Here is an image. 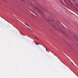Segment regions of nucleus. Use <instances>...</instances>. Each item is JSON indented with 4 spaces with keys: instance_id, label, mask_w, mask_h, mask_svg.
<instances>
[{
    "instance_id": "nucleus-8",
    "label": "nucleus",
    "mask_w": 78,
    "mask_h": 78,
    "mask_svg": "<svg viewBox=\"0 0 78 78\" xmlns=\"http://www.w3.org/2000/svg\"><path fill=\"white\" fill-rule=\"evenodd\" d=\"M50 20V18H49L48 20Z\"/></svg>"
},
{
    "instance_id": "nucleus-6",
    "label": "nucleus",
    "mask_w": 78,
    "mask_h": 78,
    "mask_svg": "<svg viewBox=\"0 0 78 78\" xmlns=\"http://www.w3.org/2000/svg\"><path fill=\"white\" fill-rule=\"evenodd\" d=\"M35 44H37V45H38V44H39L38 43H37L36 42H35Z\"/></svg>"
},
{
    "instance_id": "nucleus-3",
    "label": "nucleus",
    "mask_w": 78,
    "mask_h": 78,
    "mask_svg": "<svg viewBox=\"0 0 78 78\" xmlns=\"http://www.w3.org/2000/svg\"><path fill=\"white\" fill-rule=\"evenodd\" d=\"M59 30L60 31H62V33H64V32H63V31H61V30H60V29H59Z\"/></svg>"
},
{
    "instance_id": "nucleus-4",
    "label": "nucleus",
    "mask_w": 78,
    "mask_h": 78,
    "mask_svg": "<svg viewBox=\"0 0 78 78\" xmlns=\"http://www.w3.org/2000/svg\"><path fill=\"white\" fill-rule=\"evenodd\" d=\"M25 24H26V25H27V26H28V27H29V25H28V24H27L26 23H25Z\"/></svg>"
},
{
    "instance_id": "nucleus-11",
    "label": "nucleus",
    "mask_w": 78,
    "mask_h": 78,
    "mask_svg": "<svg viewBox=\"0 0 78 78\" xmlns=\"http://www.w3.org/2000/svg\"><path fill=\"white\" fill-rule=\"evenodd\" d=\"M46 51H48H48L47 50Z\"/></svg>"
},
{
    "instance_id": "nucleus-2",
    "label": "nucleus",
    "mask_w": 78,
    "mask_h": 78,
    "mask_svg": "<svg viewBox=\"0 0 78 78\" xmlns=\"http://www.w3.org/2000/svg\"><path fill=\"white\" fill-rule=\"evenodd\" d=\"M28 30H30V31H31V32H32V31H31V30H30V28H28Z\"/></svg>"
},
{
    "instance_id": "nucleus-10",
    "label": "nucleus",
    "mask_w": 78,
    "mask_h": 78,
    "mask_svg": "<svg viewBox=\"0 0 78 78\" xmlns=\"http://www.w3.org/2000/svg\"><path fill=\"white\" fill-rule=\"evenodd\" d=\"M48 53H49V51H48Z\"/></svg>"
},
{
    "instance_id": "nucleus-9",
    "label": "nucleus",
    "mask_w": 78,
    "mask_h": 78,
    "mask_svg": "<svg viewBox=\"0 0 78 78\" xmlns=\"http://www.w3.org/2000/svg\"><path fill=\"white\" fill-rule=\"evenodd\" d=\"M46 48V50H47V48Z\"/></svg>"
},
{
    "instance_id": "nucleus-5",
    "label": "nucleus",
    "mask_w": 78,
    "mask_h": 78,
    "mask_svg": "<svg viewBox=\"0 0 78 78\" xmlns=\"http://www.w3.org/2000/svg\"><path fill=\"white\" fill-rule=\"evenodd\" d=\"M54 27H54V26H53V27H54V28H55V27H56V26H55V25H54Z\"/></svg>"
},
{
    "instance_id": "nucleus-12",
    "label": "nucleus",
    "mask_w": 78,
    "mask_h": 78,
    "mask_svg": "<svg viewBox=\"0 0 78 78\" xmlns=\"http://www.w3.org/2000/svg\"><path fill=\"white\" fill-rule=\"evenodd\" d=\"M44 20H46L45 19H44Z\"/></svg>"
},
{
    "instance_id": "nucleus-1",
    "label": "nucleus",
    "mask_w": 78,
    "mask_h": 78,
    "mask_svg": "<svg viewBox=\"0 0 78 78\" xmlns=\"http://www.w3.org/2000/svg\"><path fill=\"white\" fill-rule=\"evenodd\" d=\"M39 12H40V14H42V11H39Z\"/></svg>"
},
{
    "instance_id": "nucleus-7",
    "label": "nucleus",
    "mask_w": 78,
    "mask_h": 78,
    "mask_svg": "<svg viewBox=\"0 0 78 78\" xmlns=\"http://www.w3.org/2000/svg\"><path fill=\"white\" fill-rule=\"evenodd\" d=\"M35 38H36V39H37V40H39V39H37V38H36V37H35Z\"/></svg>"
}]
</instances>
